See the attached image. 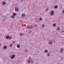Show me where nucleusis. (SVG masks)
Listing matches in <instances>:
<instances>
[{
  "label": "nucleus",
  "instance_id": "1",
  "mask_svg": "<svg viewBox=\"0 0 64 64\" xmlns=\"http://www.w3.org/2000/svg\"><path fill=\"white\" fill-rule=\"evenodd\" d=\"M26 27V28H28L29 29H32L33 28V26H29L28 25Z\"/></svg>",
  "mask_w": 64,
  "mask_h": 64
},
{
  "label": "nucleus",
  "instance_id": "2",
  "mask_svg": "<svg viewBox=\"0 0 64 64\" xmlns=\"http://www.w3.org/2000/svg\"><path fill=\"white\" fill-rule=\"evenodd\" d=\"M15 54H14L11 56L10 57L12 59H13L15 58Z\"/></svg>",
  "mask_w": 64,
  "mask_h": 64
},
{
  "label": "nucleus",
  "instance_id": "3",
  "mask_svg": "<svg viewBox=\"0 0 64 64\" xmlns=\"http://www.w3.org/2000/svg\"><path fill=\"white\" fill-rule=\"evenodd\" d=\"M54 11H52L50 13V15H51V16H53V15H54Z\"/></svg>",
  "mask_w": 64,
  "mask_h": 64
},
{
  "label": "nucleus",
  "instance_id": "4",
  "mask_svg": "<svg viewBox=\"0 0 64 64\" xmlns=\"http://www.w3.org/2000/svg\"><path fill=\"white\" fill-rule=\"evenodd\" d=\"M49 44L50 45H52V40H50L49 42Z\"/></svg>",
  "mask_w": 64,
  "mask_h": 64
},
{
  "label": "nucleus",
  "instance_id": "5",
  "mask_svg": "<svg viewBox=\"0 0 64 64\" xmlns=\"http://www.w3.org/2000/svg\"><path fill=\"white\" fill-rule=\"evenodd\" d=\"M15 10L16 12H18V11L19 10V8H18L17 9L16 8H15Z\"/></svg>",
  "mask_w": 64,
  "mask_h": 64
},
{
  "label": "nucleus",
  "instance_id": "6",
  "mask_svg": "<svg viewBox=\"0 0 64 64\" xmlns=\"http://www.w3.org/2000/svg\"><path fill=\"white\" fill-rule=\"evenodd\" d=\"M16 47L18 48H19L20 47V46L19 44H18L16 46Z\"/></svg>",
  "mask_w": 64,
  "mask_h": 64
},
{
  "label": "nucleus",
  "instance_id": "7",
  "mask_svg": "<svg viewBox=\"0 0 64 64\" xmlns=\"http://www.w3.org/2000/svg\"><path fill=\"white\" fill-rule=\"evenodd\" d=\"M60 29V27H58L56 28V30H58V31H59V30Z\"/></svg>",
  "mask_w": 64,
  "mask_h": 64
},
{
  "label": "nucleus",
  "instance_id": "8",
  "mask_svg": "<svg viewBox=\"0 0 64 64\" xmlns=\"http://www.w3.org/2000/svg\"><path fill=\"white\" fill-rule=\"evenodd\" d=\"M31 62V60H28V63H30Z\"/></svg>",
  "mask_w": 64,
  "mask_h": 64
},
{
  "label": "nucleus",
  "instance_id": "9",
  "mask_svg": "<svg viewBox=\"0 0 64 64\" xmlns=\"http://www.w3.org/2000/svg\"><path fill=\"white\" fill-rule=\"evenodd\" d=\"M2 4L3 5H5L6 4V2H4L2 3Z\"/></svg>",
  "mask_w": 64,
  "mask_h": 64
},
{
  "label": "nucleus",
  "instance_id": "10",
  "mask_svg": "<svg viewBox=\"0 0 64 64\" xmlns=\"http://www.w3.org/2000/svg\"><path fill=\"white\" fill-rule=\"evenodd\" d=\"M7 48V47L6 46H5L4 47V49H6V48Z\"/></svg>",
  "mask_w": 64,
  "mask_h": 64
},
{
  "label": "nucleus",
  "instance_id": "11",
  "mask_svg": "<svg viewBox=\"0 0 64 64\" xmlns=\"http://www.w3.org/2000/svg\"><path fill=\"white\" fill-rule=\"evenodd\" d=\"M25 14H22V17H25Z\"/></svg>",
  "mask_w": 64,
  "mask_h": 64
},
{
  "label": "nucleus",
  "instance_id": "12",
  "mask_svg": "<svg viewBox=\"0 0 64 64\" xmlns=\"http://www.w3.org/2000/svg\"><path fill=\"white\" fill-rule=\"evenodd\" d=\"M58 8V6H54V8L55 9H57Z\"/></svg>",
  "mask_w": 64,
  "mask_h": 64
},
{
  "label": "nucleus",
  "instance_id": "13",
  "mask_svg": "<svg viewBox=\"0 0 64 64\" xmlns=\"http://www.w3.org/2000/svg\"><path fill=\"white\" fill-rule=\"evenodd\" d=\"M9 36H8L6 37V39H8V38H9Z\"/></svg>",
  "mask_w": 64,
  "mask_h": 64
},
{
  "label": "nucleus",
  "instance_id": "14",
  "mask_svg": "<svg viewBox=\"0 0 64 64\" xmlns=\"http://www.w3.org/2000/svg\"><path fill=\"white\" fill-rule=\"evenodd\" d=\"M20 36H24V34H23L22 33H20Z\"/></svg>",
  "mask_w": 64,
  "mask_h": 64
},
{
  "label": "nucleus",
  "instance_id": "15",
  "mask_svg": "<svg viewBox=\"0 0 64 64\" xmlns=\"http://www.w3.org/2000/svg\"><path fill=\"white\" fill-rule=\"evenodd\" d=\"M9 39H10V40H11V38H12V37L11 36H9Z\"/></svg>",
  "mask_w": 64,
  "mask_h": 64
},
{
  "label": "nucleus",
  "instance_id": "16",
  "mask_svg": "<svg viewBox=\"0 0 64 64\" xmlns=\"http://www.w3.org/2000/svg\"><path fill=\"white\" fill-rule=\"evenodd\" d=\"M13 15L14 16H16V14L15 13H14L13 14Z\"/></svg>",
  "mask_w": 64,
  "mask_h": 64
},
{
  "label": "nucleus",
  "instance_id": "17",
  "mask_svg": "<svg viewBox=\"0 0 64 64\" xmlns=\"http://www.w3.org/2000/svg\"><path fill=\"white\" fill-rule=\"evenodd\" d=\"M42 27H44V26H45V24H43L42 25Z\"/></svg>",
  "mask_w": 64,
  "mask_h": 64
},
{
  "label": "nucleus",
  "instance_id": "18",
  "mask_svg": "<svg viewBox=\"0 0 64 64\" xmlns=\"http://www.w3.org/2000/svg\"><path fill=\"white\" fill-rule=\"evenodd\" d=\"M56 24H53V26L54 27H55V26H56Z\"/></svg>",
  "mask_w": 64,
  "mask_h": 64
},
{
  "label": "nucleus",
  "instance_id": "19",
  "mask_svg": "<svg viewBox=\"0 0 64 64\" xmlns=\"http://www.w3.org/2000/svg\"><path fill=\"white\" fill-rule=\"evenodd\" d=\"M48 52V50H45V53H47Z\"/></svg>",
  "mask_w": 64,
  "mask_h": 64
},
{
  "label": "nucleus",
  "instance_id": "20",
  "mask_svg": "<svg viewBox=\"0 0 64 64\" xmlns=\"http://www.w3.org/2000/svg\"><path fill=\"white\" fill-rule=\"evenodd\" d=\"M40 21H42V18H40Z\"/></svg>",
  "mask_w": 64,
  "mask_h": 64
},
{
  "label": "nucleus",
  "instance_id": "21",
  "mask_svg": "<svg viewBox=\"0 0 64 64\" xmlns=\"http://www.w3.org/2000/svg\"><path fill=\"white\" fill-rule=\"evenodd\" d=\"M11 18H14V15L12 16L11 17Z\"/></svg>",
  "mask_w": 64,
  "mask_h": 64
},
{
  "label": "nucleus",
  "instance_id": "22",
  "mask_svg": "<svg viewBox=\"0 0 64 64\" xmlns=\"http://www.w3.org/2000/svg\"><path fill=\"white\" fill-rule=\"evenodd\" d=\"M47 56H50V54H47Z\"/></svg>",
  "mask_w": 64,
  "mask_h": 64
},
{
  "label": "nucleus",
  "instance_id": "23",
  "mask_svg": "<svg viewBox=\"0 0 64 64\" xmlns=\"http://www.w3.org/2000/svg\"><path fill=\"white\" fill-rule=\"evenodd\" d=\"M48 8H47V9H46V11H48Z\"/></svg>",
  "mask_w": 64,
  "mask_h": 64
},
{
  "label": "nucleus",
  "instance_id": "24",
  "mask_svg": "<svg viewBox=\"0 0 64 64\" xmlns=\"http://www.w3.org/2000/svg\"><path fill=\"white\" fill-rule=\"evenodd\" d=\"M33 62V60H32L31 61V63L32 64V63Z\"/></svg>",
  "mask_w": 64,
  "mask_h": 64
},
{
  "label": "nucleus",
  "instance_id": "25",
  "mask_svg": "<svg viewBox=\"0 0 64 64\" xmlns=\"http://www.w3.org/2000/svg\"><path fill=\"white\" fill-rule=\"evenodd\" d=\"M13 46V44H10V47H11V46Z\"/></svg>",
  "mask_w": 64,
  "mask_h": 64
},
{
  "label": "nucleus",
  "instance_id": "26",
  "mask_svg": "<svg viewBox=\"0 0 64 64\" xmlns=\"http://www.w3.org/2000/svg\"><path fill=\"white\" fill-rule=\"evenodd\" d=\"M35 27H37V25H36V24L35 25Z\"/></svg>",
  "mask_w": 64,
  "mask_h": 64
},
{
  "label": "nucleus",
  "instance_id": "27",
  "mask_svg": "<svg viewBox=\"0 0 64 64\" xmlns=\"http://www.w3.org/2000/svg\"><path fill=\"white\" fill-rule=\"evenodd\" d=\"M14 43H15V42L14 41H13L12 42V43H13V44H14Z\"/></svg>",
  "mask_w": 64,
  "mask_h": 64
},
{
  "label": "nucleus",
  "instance_id": "28",
  "mask_svg": "<svg viewBox=\"0 0 64 64\" xmlns=\"http://www.w3.org/2000/svg\"><path fill=\"white\" fill-rule=\"evenodd\" d=\"M62 50H60V53H62Z\"/></svg>",
  "mask_w": 64,
  "mask_h": 64
},
{
  "label": "nucleus",
  "instance_id": "29",
  "mask_svg": "<svg viewBox=\"0 0 64 64\" xmlns=\"http://www.w3.org/2000/svg\"><path fill=\"white\" fill-rule=\"evenodd\" d=\"M64 50L63 49V48H62L61 49V50L62 51H63Z\"/></svg>",
  "mask_w": 64,
  "mask_h": 64
},
{
  "label": "nucleus",
  "instance_id": "30",
  "mask_svg": "<svg viewBox=\"0 0 64 64\" xmlns=\"http://www.w3.org/2000/svg\"><path fill=\"white\" fill-rule=\"evenodd\" d=\"M64 33V30H63L62 32H61V33Z\"/></svg>",
  "mask_w": 64,
  "mask_h": 64
},
{
  "label": "nucleus",
  "instance_id": "31",
  "mask_svg": "<svg viewBox=\"0 0 64 64\" xmlns=\"http://www.w3.org/2000/svg\"><path fill=\"white\" fill-rule=\"evenodd\" d=\"M31 33V31H30L29 32V33H30H30Z\"/></svg>",
  "mask_w": 64,
  "mask_h": 64
},
{
  "label": "nucleus",
  "instance_id": "32",
  "mask_svg": "<svg viewBox=\"0 0 64 64\" xmlns=\"http://www.w3.org/2000/svg\"><path fill=\"white\" fill-rule=\"evenodd\" d=\"M29 58L30 59H31V57H30Z\"/></svg>",
  "mask_w": 64,
  "mask_h": 64
},
{
  "label": "nucleus",
  "instance_id": "33",
  "mask_svg": "<svg viewBox=\"0 0 64 64\" xmlns=\"http://www.w3.org/2000/svg\"><path fill=\"white\" fill-rule=\"evenodd\" d=\"M36 64H38V62H37Z\"/></svg>",
  "mask_w": 64,
  "mask_h": 64
},
{
  "label": "nucleus",
  "instance_id": "34",
  "mask_svg": "<svg viewBox=\"0 0 64 64\" xmlns=\"http://www.w3.org/2000/svg\"><path fill=\"white\" fill-rule=\"evenodd\" d=\"M62 12H63V13H64V10H63Z\"/></svg>",
  "mask_w": 64,
  "mask_h": 64
},
{
  "label": "nucleus",
  "instance_id": "35",
  "mask_svg": "<svg viewBox=\"0 0 64 64\" xmlns=\"http://www.w3.org/2000/svg\"><path fill=\"white\" fill-rule=\"evenodd\" d=\"M1 43H0V47H1Z\"/></svg>",
  "mask_w": 64,
  "mask_h": 64
},
{
  "label": "nucleus",
  "instance_id": "36",
  "mask_svg": "<svg viewBox=\"0 0 64 64\" xmlns=\"http://www.w3.org/2000/svg\"><path fill=\"white\" fill-rule=\"evenodd\" d=\"M21 1H23V0H21Z\"/></svg>",
  "mask_w": 64,
  "mask_h": 64
},
{
  "label": "nucleus",
  "instance_id": "37",
  "mask_svg": "<svg viewBox=\"0 0 64 64\" xmlns=\"http://www.w3.org/2000/svg\"><path fill=\"white\" fill-rule=\"evenodd\" d=\"M55 43V42H54V43Z\"/></svg>",
  "mask_w": 64,
  "mask_h": 64
}]
</instances>
